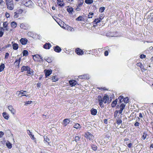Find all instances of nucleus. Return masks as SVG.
Here are the masks:
<instances>
[{
	"instance_id": "obj_43",
	"label": "nucleus",
	"mask_w": 153,
	"mask_h": 153,
	"mask_svg": "<svg viewBox=\"0 0 153 153\" xmlns=\"http://www.w3.org/2000/svg\"><path fill=\"white\" fill-rule=\"evenodd\" d=\"M105 8L104 7H100L99 9V11L101 13L102 12L105 10Z\"/></svg>"
},
{
	"instance_id": "obj_35",
	"label": "nucleus",
	"mask_w": 153,
	"mask_h": 153,
	"mask_svg": "<svg viewBox=\"0 0 153 153\" xmlns=\"http://www.w3.org/2000/svg\"><path fill=\"white\" fill-rule=\"evenodd\" d=\"M44 141L47 142L48 143H49V139L48 138L47 136H44Z\"/></svg>"
},
{
	"instance_id": "obj_33",
	"label": "nucleus",
	"mask_w": 153,
	"mask_h": 153,
	"mask_svg": "<svg viewBox=\"0 0 153 153\" xmlns=\"http://www.w3.org/2000/svg\"><path fill=\"white\" fill-rule=\"evenodd\" d=\"M83 17L82 16H79L78 18L76 19V20L77 21H82V19Z\"/></svg>"
},
{
	"instance_id": "obj_23",
	"label": "nucleus",
	"mask_w": 153,
	"mask_h": 153,
	"mask_svg": "<svg viewBox=\"0 0 153 153\" xmlns=\"http://www.w3.org/2000/svg\"><path fill=\"white\" fill-rule=\"evenodd\" d=\"M117 99L115 100L113 102L111 103V105L112 107H114L116 105L117 102Z\"/></svg>"
},
{
	"instance_id": "obj_49",
	"label": "nucleus",
	"mask_w": 153,
	"mask_h": 153,
	"mask_svg": "<svg viewBox=\"0 0 153 153\" xmlns=\"http://www.w3.org/2000/svg\"><path fill=\"white\" fill-rule=\"evenodd\" d=\"M92 149L94 150H96L97 149V146H95V145H93L92 146Z\"/></svg>"
},
{
	"instance_id": "obj_36",
	"label": "nucleus",
	"mask_w": 153,
	"mask_h": 153,
	"mask_svg": "<svg viewBox=\"0 0 153 153\" xmlns=\"http://www.w3.org/2000/svg\"><path fill=\"white\" fill-rule=\"evenodd\" d=\"M79 78L80 79H87L88 78L87 77V75H81L79 76Z\"/></svg>"
},
{
	"instance_id": "obj_64",
	"label": "nucleus",
	"mask_w": 153,
	"mask_h": 153,
	"mask_svg": "<svg viewBox=\"0 0 153 153\" xmlns=\"http://www.w3.org/2000/svg\"><path fill=\"white\" fill-rule=\"evenodd\" d=\"M139 117H140V118H142L143 117V116H142V114L141 113H140L139 114Z\"/></svg>"
},
{
	"instance_id": "obj_50",
	"label": "nucleus",
	"mask_w": 153,
	"mask_h": 153,
	"mask_svg": "<svg viewBox=\"0 0 153 153\" xmlns=\"http://www.w3.org/2000/svg\"><path fill=\"white\" fill-rule=\"evenodd\" d=\"M146 138V135L144 133L142 137V138L143 140H145Z\"/></svg>"
},
{
	"instance_id": "obj_63",
	"label": "nucleus",
	"mask_w": 153,
	"mask_h": 153,
	"mask_svg": "<svg viewBox=\"0 0 153 153\" xmlns=\"http://www.w3.org/2000/svg\"><path fill=\"white\" fill-rule=\"evenodd\" d=\"M3 34V32L1 31H0V37L2 36Z\"/></svg>"
},
{
	"instance_id": "obj_11",
	"label": "nucleus",
	"mask_w": 153,
	"mask_h": 153,
	"mask_svg": "<svg viewBox=\"0 0 153 153\" xmlns=\"http://www.w3.org/2000/svg\"><path fill=\"white\" fill-rule=\"evenodd\" d=\"M8 109L11 112V113L14 114L15 113V110L13 108V106L11 105L8 106Z\"/></svg>"
},
{
	"instance_id": "obj_38",
	"label": "nucleus",
	"mask_w": 153,
	"mask_h": 153,
	"mask_svg": "<svg viewBox=\"0 0 153 153\" xmlns=\"http://www.w3.org/2000/svg\"><path fill=\"white\" fill-rule=\"evenodd\" d=\"M44 59L46 61L48 62L49 63L51 62V60L50 58H47V57H45Z\"/></svg>"
},
{
	"instance_id": "obj_8",
	"label": "nucleus",
	"mask_w": 153,
	"mask_h": 153,
	"mask_svg": "<svg viewBox=\"0 0 153 153\" xmlns=\"http://www.w3.org/2000/svg\"><path fill=\"white\" fill-rule=\"evenodd\" d=\"M53 49L56 52L59 53L61 51V49L58 46H56L53 47Z\"/></svg>"
},
{
	"instance_id": "obj_62",
	"label": "nucleus",
	"mask_w": 153,
	"mask_h": 153,
	"mask_svg": "<svg viewBox=\"0 0 153 153\" xmlns=\"http://www.w3.org/2000/svg\"><path fill=\"white\" fill-rule=\"evenodd\" d=\"M5 15H6V17H7V18H8L10 16V15L8 13H6V14H5Z\"/></svg>"
},
{
	"instance_id": "obj_13",
	"label": "nucleus",
	"mask_w": 153,
	"mask_h": 153,
	"mask_svg": "<svg viewBox=\"0 0 153 153\" xmlns=\"http://www.w3.org/2000/svg\"><path fill=\"white\" fill-rule=\"evenodd\" d=\"M44 71L46 77L49 76L52 73V71L51 70H45Z\"/></svg>"
},
{
	"instance_id": "obj_6",
	"label": "nucleus",
	"mask_w": 153,
	"mask_h": 153,
	"mask_svg": "<svg viewBox=\"0 0 153 153\" xmlns=\"http://www.w3.org/2000/svg\"><path fill=\"white\" fill-rule=\"evenodd\" d=\"M57 3L58 5L60 7H62L65 5V4L62 0H57Z\"/></svg>"
},
{
	"instance_id": "obj_4",
	"label": "nucleus",
	"mask_w": 153,
	"mask_h": 153,
	"mask_svg": "<svg viewBox=\"0 0 153 153\" xmlns=\"http://www.w3.org/2000/svg\"><path fill=\"white\" fill-rule=\"evenodd\" d=\"M26 93H27L26 91L21 90L20 91H17V94H18L19 95L20 94H22V95L20 96V97H22L23 96L27 97V95H26Z\"/></svg>"
},
{
	"instance_id": "obj_51",
	"label": "nucleus",
	"mask_w": 153,
	"mask_h": 153,
	"mask_svg": "<svg viewBox=\"0 0 153 153\" xmlns=\"http://www.w3.org/2000/svg\"><path fill=\"white\" fill-rule=\"evenodd\" d=\"M137 120L136 121V123H135L134 124V126H138L139 125V123L138 122H137Z\"/></svg>"
},
{
	"instance_id": "obj_24",
	"label": "nucleus",
	"mask_w": 153,
	"mask_h": 153,
	"mask_svg": "<svg viewBox=\"0 0 153 153\" xmlns=\"http://www.w3.org/2000/svg\"><path fill=\"white\" fill-rule=\"evenodd\" d=\"M13 49L16 50L18 48V45L16 43H14L13 45Z\"/></svg>"
},
{
	"instance_id": "obj_12",
	"label": "nucleus",
	"mask_w": 153,
	"mask_h": 153,
	"mask_svg": "<svg viewBox=\"0 0 153 153\" xmlns=\"http://www.w3.org/2000/svg\"><path fill=\"white\" fill-rule=\"evenodd\" d=\"M27 40L26 39L22 38L20 40V42L23 45H26L27 43Z\"/></svg>"
},
{
	"instance_id": "obj_59",
	"label": "nucleus",
	"mask_w": 153,
	"mask_h": 153,
	"mask_svg": "<svg viewBox=\"0 0 153 153\" xmlns=\"http://www.w3.org/2000/svg\"><path fill=\"white\" fill-rule=\"evenodd\" d=\"M74 0H66V1L67 2L70 3H71Z\"/></svg>"
},
{
	"instance_id": "obj_21",
	"label": "nucleus",
	"mask_w": 153,
	"mask_h": 153,
	"mask_svg": "<svg viewBox=\"0 0 153 153\" xmlns=\"http://www.w3.org/2000/svg\"><path fill=\"white\" fill-rule=\"evenodd\" d=\"M20 58L19 59V60H16L15 62H14V64L15 65V66L16 67H19V63L20 62Z\"/></svg>"
},
{
	"instance_id": "obj_52",
	"label": "nucleus",
	"mask_w": 153,
	"mask_h": 153,
	"mask_svg": "<svg viewBox=\"0 0 153 153\" xmlns=\"http://www.w3.org/2000/svg\"><path fill=\"white\" fill-rule=\"evenodd\" d=\"M140 57L141 59L144 58L146 57V56L144 54H141L140 56Z\"/></svg>"
},
{
	"instance_id": "obj_53",
	"label": "nucleus",
	"mask_w": 153,
	"mask_h": 153,
	"mask_svg": "<svg viewBox=\"0 0 153 153\" xmlns=\"http://www.w3.org/2000/svg\"><path fill=\"white\" fill-rule=\"evenodd\" d=\"M123 98V97L122 96H120L118 97V99L120 100V102H121V100Z\"/></svg>"
},
{
	"instance_id": "obj_5",
	"label": "nucleus",
	"mask_w": 153,
	"mask_h": 153,
	"mask_svg": "<svg viewBox=\"0 0 153 153\" xmlns=\"http://www.w3.org/2000/svg\"><path fill=\"white\" fill-rule=\"evenodd\" d=\"M85 137L87 138H88L90 140H92L93 136L90 133L88 132L85 134Z\"/></svg>"
},
{
	"instance_id": "obj_37",
	"label": "nucleus",
	"mask_w": 153,
	"mask_h": 153,
	"mask_svg": "<svg viewBox=\"0 0 153 153\" xmlns=\"http://www.w3.org/2000/svg\"><path fill=\"white\" fill-rule=\"evenodd\" d=\"M101 19V18H98L97 19H96L94 21V22H96V24H97V23L100 22Z\"/></svg>"
},
{
	"instance_id": "obj_16",
	"label": "nucleus",
	"mask_w": 153,
	"mask_h": 153,
	"mask_svg": "<svg viewBox=\"0 0 153 153\" xmlns=\"http://www.w3.org/2000/svg\"><path fill=\"white\" fill-rule=\"evenodd\" d=\"M27 73L29 74L30 76H32L33 75V72L32 70L29 67V69H28L27 71Z\"/></svg>"
},
{
	"instance_id": "obj_17",
	"label": "nucleus",
	"mask_w": 153,
	"mask_h": 153,
	"mask_svg": "<svg viewBox=\"0 0 153 153\" xmlns=\"http://www.w3.org/2000/svg\"><path fill=\"white\" fill-rule=\"evenodd\" d=\"M28 69H29V67L28 66H23L21 69L22 71V72L24 71H27Z\"/></svg>"
},
{
	"instance_id": "obj_48",
	"label": "nucleus",
	"mask_w": 153,
	"mask_h": 153,
	"mask_svg": "<svg viewBox=\"0 0 153 153\" xmlns=\"http://www.w3.org/2000/svg\"><path fill=\"white\" fill-rule=\"evenodd\" d=\"M122 123V121L118 119L117 120V123L118 124H120Z\"/></svg>"
},
{
	"instance_id": "obj_30",
	"label": "nucleus",
	"mask_w": 153,
	"mask_h": 153,
	"mask_svg": "<svg viewBox=\"0 0 153 153\" xmlns=\"http://www.w3.org/2000/svg\"><path fill=\"white\" fill-rule=\"evenodd\" d=\"M4 68V64H1L0 66V71H3Z\"/></svg>"
},
{
	"instance_id": "obj_14",
	"label": "nucleus",
	"mask_w": 153,
	"mask_h": 153,
	"mask_svg": "<svg viewBox=\"0 0 153 153\" xmlns=\"http://www.w3.org/2000/svg\"><path fill=\"white\" fill-rule=\"evenodd\" d=\"M51 46L49 43H46L44 45V48L45 49H49Z\"/></svg>"
},
{
	"instance_id": "obj_28",
	"label": "nucleus",
	"mask_w": 153,
	"mask_h": 153,
	"mask_svg": "<svg viewBox=\"0 0 153 153\" xmlns=\"http://www.w3.org/2000/svg\"><path fill=\"white\" fill-rule=\"evenodd\" d=\"M6 146L9 149H10L12 148V144L9 141H8L6 143Z\"/></svg>"
},
{
	"instance_id": "obj_26",
	"label": "nucleus",
	"mask_w": 153,
	"mask_h": 153,
	"mask_svg": "<svg viewBox=\"0 0 153 153\" xmlns=\"http://www.w3.org/2000/svg\"><path fill=\"white\" fill-rule=\"evenodd\" d=\"M74 127L76 129H78L81 127V126L79 124L77 123L74 124Z\"/></svg>"
},
{
	"instance_id": "obj_58",
	"label": "nucleus",
	"mask_w": 153,
	"mask_h": 153,
	"mask_svg": "<svg viewBox=\"0 0 153 153\" xmlns=\"http://www.w3.org/2000/svg\"><path fill=\"white\" fill-rule=\"evenodd\" d=\"M132 146V144L131 143H129L128 144H127V146L129 148H130Z\"/></svg>"
},
{
	"instance_id": "obj_27",
	"label": "nucleus",
	"mask_w": 153,
	"mask_h": 153,
	"mask_svg": "<svg viewBox=\"0 0 153 153\" xmlns=\"http://www.w3.org/2000/svg\"><path fill=\"white\" fill-rule=\"evenodd\" d=\"M11 26L13 28H15L16 26V23L14 22H13L11 23Z\"/></svg>"
},
{
	"instance_id": "obj_10",
	"label": "nucleus",
	"mask_w": 153,
	"mask_h": 153,
	"mask_svg": "<svg viewBox=\"0 0 153 153\" xmlns=\"http://www.w3.org/2000/svg\"><path fill=\"white\" fill-rule=\"evenodd\" d=\"M75 52L76 53L79 55H82L83 53V51L80 49L79 48H77Z\"/></svg>"
},
{
	"instance_id": "obj_45",
	"label": "nucleus",
	"mask_w": 153,
	"mask_h": 153,
	"mask_svg": "<svg viewBox=\"0 0 153 153\" xmlns=\"http://www.w3.org/2000/svg\"><path fill=\"white\" fill-rule=\"evenodd\" d=\"M52 80H53V82H55L57 81V78L55 76H53L52 77Z\"/></svg>"
},
{
	"instance_id": "obj_41",
	"label": "nucleus",
	"mask_w": 153,
	"mask_h": 153,
	"mask_svg": "<svg viewBox=\"0 0 153 153\" xmlns=\"http://www.w3.org/2000/svg\"><path fill=\"white\" fill-rule=\"evenodd\" d=\"M20 27L21 28L23 29H26V27L25 26L24 24L23 23L21 24L20 25Z\"/></svg>"
},
{
	"instance_id": "obj_57",
	"label": "nucleus",
	"mask_w": 153,
	"mask_h": 153,
	"mask_svg": "<svg viewBox=\"0 0 153 153\" xmlns=\"http://www.w3.org/2000/svg\"><path fill=\"white\" fill-rule=\"evenodd\" d=\"M104 55L105 56H107L108 55V52L107 51H105L104 52Z\"/></svg>"
},
{
	"instance_id": "obj_44",
	"label": "nucleus",
	"mask_w": 153,
	"mask_h": 153,
	"mask_svg": "<svg viewBox=\"0 0 153 153\" xmlns=\"http://www.w3.org/2000/svg\"><path fill=\"white\" fill-rule=\"evenodd\" d=\"M14 18H16L18 17L19 14H18L17 13L15 12H14Z\"/></svg>"
},
{
	"instance_id": "obj_9",
	"label": "nucleus",
	"mask_w": 153,
	"mask_h": 153,
	"mask_svg": "<svg viewBox=\"0 0 153 153\" xmlns=\"http://www.w3.org/2000/svg\"><path fill=\"white\" fill-rule=\"evenodd\" d=\"M125 105L123 103H122L120 106V110L119 111V113L121 114L123 111V110L125 108Z\"/></svg>"
},
{
	"instance_id": "obj_61",
	"label": "nucleus",
	"mask_w": 153,
	"mask_h": 153,
	"mask_svg": "<svg viewBox=\"0 0 153 153\" xmlns=\"http://www.w3.org/2000/svg\"><path fill=\"white\" fill-rule=\"evenodd\" d=\"M30 138L33 140L34 139V136L33 134H31V135L30 136Z\"/></svg>"
},
{
	"instance_id": "obj_2",
	"label": "nucleus",
	"mask_w": 153,
	"mask_h": 153,
	"mask_svg": "<svg viewBox=\"0 0 153 153\" xmlns=\"http://www.w3.org/2000/svg\"><path fill=\"white\" fill-rule=\"evenodd\" d=\"M7 8L10 10H13L14 7V5L12 0H6Z\"/></svg>"
},
{
	"instance_id": "obj_7",
	"label": "nucleus",
	"mask_w": 153,
	"mask_h": 153,
	"mask_svg": "<svg viewBox=\"0 0 153 153\" xmlns=\"http://www.w3.org/2000/svg\"><path fill=\"white\" fill-rule=\"evenodd\" d=\"M63 27L65 29L67 30L68 31H74V29L73 28L68 25H66L65 26Z\"/></svg>"
},
{
	"instance_id": "obj_32",
	"label": "nucleus",
	"mask_w": 153,
	"mask_h": 153,
	"mask_svg": "<svg viewBox=\"0 0 153 153\" xmlns=\"http://www.w3.org/2000/svg\"><path fill=\"white\" fill-rule=\"evenodd\" d=\"M93 15L94 13L92 12H90L89 13V14L88 15V18H91Z\"/></svg>"
},
{
	"instance_id": "obj_46",
	"label": "nucleus",
	"mask_w": 153,
	"mask_h": 153,
	"mask_svg": "<svg viewBox=\"0 0 153 153\" xmlns=\"http://www.w3.org/2000/svg\"><path fill=\"white\" fill-rule=\"evenodd\" d=\"M32 102V101H28L25 102V105H27L28 104H30Z\"/></svg>"
},
{
	"instance_id": "obj_47",
	"label": "nucleus",
	"mask_w": 153,
	"mask_h": 153,
	"mask_svg": "<svg viewBox=\"0 0 153 153\" xmlns=\"http://www.w3.org/2000/svg\"><path fill=\"white\" fill-rule=\"evenodd\" d=\"M8 25V23L7 22H5L3 23V25L4 27H6Z\"/></svg>"
},
{
	"instance_id": "obj_18",
	"label": "nucleus",
	"mask_w": 153,
	"mask_h": 153,
	"mask_svg": "<svg viewBox=\"0 0 153 153\" xmlns=\"http://www.w3.org/2000/svg\"><path fill=\"white\" fill-rule=\"evenodd\" d=\"M83 2V0H78V7H81Z\"/></svg>"
},
{
	"instance_id": "obj_22",
	"label": "nucleus",
	"mask_w": 153,
	"mask_h": 153,
	"mask_svg": "<svg viewBox=\"0 0 153 153\" xmlns=\"http://www.w3.org/2000/svg\"><path fill=\"white\" fill-rule=\"evenodd\" d=\"M91 111V114L94 115H96L97 112V110L94 109H92Z\"/></svg>"
},
{
	"instance_id": "obj_31",
	"label": "nucleus",
	"mask_w": 153,
	"mask_h": 153,
	"mask_svg": "<svg viewBox=\"0 0 153 153\" xmlns=\"http://www.w3.org/2000/svg\"><path fill=\"white\" fill-rule=\"evenodd\" d=\"M23 56H27L28 54V52L27 50H24L23 52Z\"/></svg>"
},
{
	"instance_id": "obj_40",
	"label": "nucleus",
	"mask_w": 153,
	"mask_h": 153,
	"mask_svg": "<svg viewBox=\"0 0 153 153\" xmlns=\"http://www.w3.org/2000/svg\"><path fill=\"white\" fill-rule=\"evenodd\" d=\"M80 138V137L76 136L75 137V140L76 142H77V141L79 140Z\"/></svg>"
},
{
	"instance_id": "obj_34",
	"label": "nucleus",
	"mask_w": 153,
	"mask_h": 153,
	"mask_svg": "<svg viewBox=\"0 0 153 153\" xmlns=\"http://www.w3.org/2000/svg\"><path fill=\"white\" fill-rule=\"evenodd\" d=\"M22 12L23 10L21 9H20L17 10L15 12L17 13L18 14H21L22 13Z\"/></svg>"
},
{
	"instance_id": "obj_3",
	"label": "nucleus",
	"mask_w": 153,
	"mask_h": 153,
	"mask_svg": "<svg viewBox=\"0 0 153 153\" xmlns=\"http://www.w3.org/2000/svg\"><path fill=\"white\" fill-rule=\"evenodd\" d=\"M33 59L35 61L40 62V60L39 59H41V61L42 62L43 61L42 57L39 55H36L34 56L33 57Z\"/></svg>"
},
{
	"instance_id": "obj_42",
	"label": "nucleus",
	"mask_w": 153,
	"mask_h": 153,
	"mask_svg": "<svg viewBox=\"0 0 153 153\" xmlns=\"http://www.w3.org/2000/svg\"><path fill=\"white\" fill-rule=\"evenodd\" d=\"M123 100L125 103H127L128 102V100L127 97L125 98Z\"/></svg>"
},
{
	"instance_id": "obj_39",
	"label": "nucleus",
	"mask_w": 153,
	"mask_h": 153,
	"mask_svg": "<svg viewBox=\"0 0 153 153\" xmlns=\"http://www.w3.org/2000/svg\"><path fill=\"white\" fill-rule=\"evenodd\" d=\"M119 113V111H115L114 114V118H116L117 117V114Z\"/></svg>"
},
{
	"instance_id": "obj_15",
	"label": "nucleus",
	"mask_w": 153,
	"mask_h": 153,
	"mask_svg": "<svg viewBox=\"0 0 153 153\" xmlns=\"http://www.w3.org/2000/svg\"><path fill=\"white\" fill-rule=\"evenodd\" d=\"M69 83L70 85L71 86H74L76 84V81L74 80H70L69 81Z\"/></svg>"
},
{
	"instance_id": "obj_55",
	"label": "nucleus",
	"mask_w": 153,
	"mask_h": 153,
	"mask_svg": "<svg viewBox=\"0 0 153 153\" xmlns=\"http://www.w3.org/2000/svg\"><path fill=\"white\" fill-rule=\"evenodd\" d=\"M27 132L28 135L30 136L32 134V132L30 131V130H28L27 131Z\"/></svg>"
},
{
	"instance_id": "obj_56",
	"label": "nucleus",
	"mask_w": 153,
	"mask_h": 153,
	"mask_svg": "<svg viewBox=\"0 0 153 153\" xmlns=\"http://www.w3.org/2000/svg\"><path fill=\"white\" fill-rule=\"evenodd\" d=\"M4 133L2 131H0V138L2 137Z\"/></svg>"
},
{
	"instance_id": "obj_19",
	"label": "nucleus",
	"mask_w": 153,
	"mask_h": 153,
	"mask_svg": "<svg viewBox=\"0 0 153 153\" xmlns=\"http://www.w3.org/2000/svg\"><path fill=\"white\" fill-rule=\"evenodd\" d=\"M2 115L4 117L6 120H8L9 118L8 114L6 112H4L2 113Z\"/></svg>"
},
{
	"instance_id": "obj_54",
	"label": "nucleus",
	"mask_w": 153,
	"mask_h": 153,
	"mask_svg": "<svg viewBox=\"0 0 153 153\" xmlns=\"http://www.w3.org/2000/svg\"><path fill=\"white\" fill-rule=\"evenodd\" d=\"M9 56V53H5V58L7 59L8 58Z\"/></svg>"
},
{
	"instance_id": "obj_29",
	"label": "nucleus",
	"mask_w": 153,
	"mask_h": 153,
	"mask_svg": "<svg viewBox=\"0 0 153 153\" xmlns=\"http://www.w3.org/2000/svg\"><path fill=\"white\" fill-rule=\"evenodd\" d=\"M93 1V0H85V3L88 4H90L92 3Z\"/></svg>"
},
{
	"instance_id": "obj_25",
	"label": "nucleus",
	"mask_w": 153,
	"mask_h": 153,
	"mask_svg": "<svg viewBox=\"0 0 153 153\" xmlns=\"http://www.w3.org/2000/svg\"><path fill=\"white\" fill-rule=\"evenodd\" d=\"M67 10L68 12L69 13H72L73 11V9L71 7H68L67 8Z\"/></svg>"
},
{
	"instance_id": "obj_20",
	"label": "nucleus",
	"mask_w": 153,
	"mask_h": 153,
	"mask_svg": "<svg viewBox=\"0 0 153 153\" xmlns=\"http://www.w3.org/2000/svg\"><path fill=\"white\" fill-rule=\"evenodd\" d=\"M64 125L66 126L70 122V120L68 119H65L63 120Z\"/></svg>"
},
{
	"instance_id": "obj_1",
	"label": "nucleus",
	"mask_w": 153,
	"mask_h": 153,
	"mask_svg": "<svg viewBox=\"0 0 153 153\" xmlns=\"http://www.w3.org/2000/svg\"><path fill=\"white\" fill-rule=\"evenodd\" d=\"M109 97L107 95H105L104 96H98L97 97L98 100L99 102V105L101 107H103V102L106 103L108 101Z\"/></svg>"
},
{
	"instance_id": "obj_60",
	"label": "nucleus",
	"mask_w": 153,
	"mask_h": 153,
	"mask_svg": "<svg viewBox=\"0 0 153 153\" xmlns=\"http://www.w3.org/2000/svg\"><path fill=\"white\" fill-rule=\"evenodd\" d=\"M41 85V83H38L37 84V87H40Z\"/></svg>"
}]
</instances>
